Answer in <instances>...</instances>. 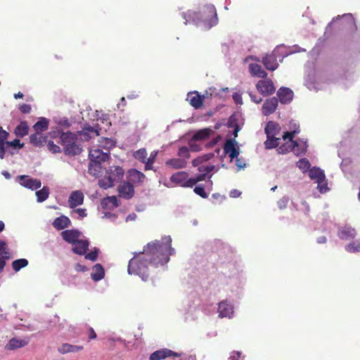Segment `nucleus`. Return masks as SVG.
<instances>
[{"label": "nucleus", "instance_id": "f257e3e1", "mask_svg": "<svg viewBox=\"0 0 360 360\" xmlns=\"http://www.w3.org/2000/svg\"><path fill=\"white\" fill-rule=\"evenodd\" d=\"M170 236L162 238V241L155 240L144 247L142 252L136 253L128 264V273L139 276L143 281H147L149 277L148 265L155 266L165 265L169 260V255L174 253V249L171 246Z\"/></svg>", "mask_w": 360, "mask_h": 360}, {"label": "nucleus", "instance_id": "f03ea898", "mask_svg": "<svg viewBox=\"0 0 360 360\" xmlns=\"http://www.w3.org/2000/svg\"><path fill=\"white\" fill-rule=\"evenodd\" d=\"M58 143L63 148L67 155H77L82 153V148L77 143V135L70 131L58 132Z\"/></svg>", "mask_w": 360, "mask_h": 360}, {"label": "nucleus", "instance_id": "7ed1b4c3", "mask_svg": "<svg viewBox=\"0 0 360 360\" xmlns=\"http://www.w3.org/2000/svg\"><path fill=\"white\" fill-rule=\"evenodd\" d=\"M124 173L123 168L120 166L110 167L106 171V176L98 181L99 186L104 189L112 187L115 182L123 178Z\"/></svg>", "mask_w": 360, "mask_h": 360}, {"label": "nucleus", "instance_id": "20e7f679", "mask_svg": "<svg viewBox=\"0 0 360 360\" xmlns=\"http://www.w3.org/2000/svg\"><path fill=\"white\" fill-rule=\"evenodd\" d=\"M202 18L208 28L215 26L218 23L217 10L213 5H207L202 11Z\"/></svg>", "mask_w": 360, "mask_h": 360}, {"label": "nucleus", "instance_id": "39448f33", "mask_svg": "<svg viewBox=\"0 0 360 360\" xmlns=\"http://www.w3.org/2000/svg\"><path fill=\"white\" fill-rule=\"evenodd\" d=\"M256 89L263 96L273 94L276 91L274 82L271 79H262L257 82Z\"/></svg>", "mask_w": 360, "mask_h": 360}, {"label": "nucleus", "instance_id": "423d86ee", "mask_svg": "<svg viewBox=\"0 0 360 360\" xmlns=\"http://www.w3.org/2000/svg\"><path fill=\"white\" fill-rule=\"evenodd\" d=\"M188 178V174L186 172H177L172 174L170 177V181L184 188H191V186H188L190 183Z\"/></svg>", "mask_w": 360, "mask_h": 360}, {"label": "nucleus", "instance_id": "0eeeda50", "mask_svg": "<svg viewBox=\"0 0 360 360\" xmlns=\"http://www.w3.org/2000/svg\"><path fill=\"white\" fill-rule=\"evenodd\" d=\"M89 156L91 162L99 164L105 162L109 158L108 153H104L99 148H91L89 150Z\"/></svg>", "mask_w": 360, "mask_h": 360}, {"label": "nucleus", "instance_id": "6e6552de", "mask_svg": "<svg viewBox=\"0 0 360 360\" xmlns=\"http://www.w3.org/2000/svg\"><path fill=\"white\" fill-rule=\"evenodd\" d=\"M170 356L179 357L181 356V354L164 348L152 353L150 356V360H162Z\"/></svg>", "mask_w": 360, "mask_h": 360}, {"label": "nucleus", "instance_id": "1a4fd4ad", "mask_svg": "<svg viewBox=\"0 0 360 360\" xmlns=\"http://www.w3.org/2000/svg\"><path fill=\"white\" fill-rule=\"evenodd\" d=\"M278 100L276 97L267 98L263 103L262 111L264 116L273 114L277 109Z\"/></svg>", "mask_w": 360, "mask_h": 360}, {"label": "nucleus", "instance_id": "9d476101", "mask_svg": "<svg viewBox=\"0 0 360 360\" xmlns=\"http://www.w3.org/2000/svg\"><path fill=\"white\" fill-rule=\"evenodd\" d=\"M145 179V174L136 169H131L127 172L128 182L133 186L141 184Z\"/></svg>", "mask_w": 360, "mask_h": 360}, {"label": "nucleus", "instance_id": "9b49d317", "mask_svg": "<svg viewBox=\"0 0 360 360\" xmlns=\"http://www.w3.org/2000/svg\"><path fill=\"white\" fill-rule=\"evenodd\" d=\"M236 141L235 139L227 140L224 145V152L225 154L229 155L231 160L237 158L239 155V150L236 148Z\"/></svg>", "mask_w": 360, "mask_h": 360}, {"label": "nucleus", "instance_id": "f8f14e48", "mask_svg": "<svg viewBox=\"0 0 360 360\" xmlns=\"http://www.w3.org/2000/svg\"><path fill=\"white\" fill-rule=\"evenodd\" d=\"M119 196L124 199H130L134 195V186L129 182H123L118 187Z\"/></svg>", "mask_w": 360, "mask_h": 360}, {"label": "nucleus", "instance_id": "ddd939ff", "mask_svg": "<svg viewBox=\"0 0 360 360\" xmlns=\"http://www.w3.org/2000/svg\"><path fill=\"white\" fill-rule=\"evenodd\" d=\"M279 101L283 104L290 103L293 98V91L288 87H281L277 91Z\"/></svg>", "mask_w": 360, "mask_h": 360}, {"label": "nucleus", "instance_id": "4468645a", "mask_svg": "<svg viewBox=\"0 0 360 360\" xmlns=\"http://www.w3.org/2000/svg\"><path fill=\"white\" fill-rule=\"evenodd\" d=\"M84 194L80 191H75L71 193L68 198V205L70 208H75L84 202Z\"/></svg>", "mask_w": 360, "mask_h": 360}, {"label": "nucleus", "instance_id": "2eb2a0df", "mask_svg": "<svg viewBox=\"0 0 360 360\" xmlns=\"http://www.w3.org/2000/svg\"><path fill=\"white\" fill-rule=\"evenodd\" d=\"M63 239L68 243L74 244L79 240L80 232L76 229H68L61 232Z\"/></svg>", "mask_w": 360, "mask_h": 360}, {"label": "nucleus", "instance_id": "dca6fc26", "mask_svg": "<svg viewBox=\"0 0 360 360\" xmlns=\"http://www.w3.org/2000/svg\"><path fill=\"white\" fill-rule=\"evenodd\" d=\"M19 179L21 181L20 184L27 188L35 190L41 187V183L39 179H30L25 175L20 176Z\"/></svg>", "mask_w": 360, "mask_h": 360}, {"label": "nucleus", "instance_id": "f3484780", "mask_svg": "<svg viewBox=\"0 0 360 360\" xmlns=\"http://www.w3.org/2000/svg\"><path fill=\"white\" fill-rule=\"evenodd\" d=\"M262 62L265 68L271 71L276 70L278 67L276 56L274 53L266 55L262 58Z\"/></svg>", "mask_w": 360, "mask_h": 360}, {"label": "nucleus", "instance_id": "a211bd4d", "mask_svg": "<svg viewBox=\"0 0 360 360\" xmlns=\"http://www.w3.org/2000/svg\"><path fill=\"white\" fill-rule=\"evenodd\" d=\"M219 316L221 318L229 317L230 318L233 314V307L226 301H222L219 303L218 306Z\"/></svg>", "mask_w": 360, "mask_h": 360}, {"label": "nucleus", "instance_id": "6ab92c4d", "mask_svg": "<svg viewBox=\"0 0 360 360\" xmlns=\"http://www.w3.org/2000/svg\"><path fill=\"white\" fill-rule=\"evenodd\" d=\"M356 235V232L354 228L349 226H344L338 231V236L344 240H349L354 239Z\"/></svg>", "mask_w": 360, "mask_h": 360}, {"label": "nucleus", "instance_id": "aec40b11", "mask_svg": "<svg viewBox=\"0 0 360 360\" xmlns=\"http://www.w3.org/2000/svg\"><path fill=\"white\" fill-rule=\"evenodd\" d=\"M102 208L106 210H113L120 205L119 201L116 196H108L102 199L101 202Z\"/></svg>", "mask_w": 360, "mask_h": 360}, {"label": "nucleus", "instance_id": "412c9836", "mask_svg": "<svg viewBox=\"0 0 360 360\" xmlns=\"http://www.w3.org/2000/svg\"><path fill=\"white\" fill-rule=\"evenodd\" d=\"M74 245L72 252L79 255H85L89 249V242L86 240H79Z\"/></svg>", "mask_w": 360, "mask_h": 360}, {"label": "nucleus", "instance_id": "4be33fe9", "mask_svg": "<svg viewBox=\"0 0 360 360\" xmlns=\"http://www.w3.org/2000/svg\"><path fill=\"white\" fill-rule=\"evenodd\" d=\"M71 224L70 219L65 216L56 217L52 223L53 227L57 230H62L68 227Z\"/></svg>", "mask_w": 360, "mask_h": 360}, {"label": "nucleus", "instance_id": "5701e85b", "mask_svg": "<svg viewBox=\"0 0 360 360\" xmlns=\"http://www.w3.org/2000/svg\"><path fill=\"white\" fill-rule=\"evenodd\" d=\"M249 70L253 77L265 79L267 73L262 68V66L257 63H251L249 65Z\"/></svg>", "mask_w": 360, "mask_h": 360}, {"label": "nucleus", "instance_id": "b1692460", "mask_svg": "<svg viewBox=\"0 0 360 360\" xmlns=\"http://www.w3.org/2000/svg\"><path fill=\"white\" fill-rule=\"evenodd\" d=\"M165 164L167 167H169L172 169H178L185 168L187 165V162L184 159L172 158L167 160Z\"/></svg>", "mask_w": 360, "mask_h": 360}, {"label": "nucleus", "instance_id": "393cba45", "mask_svg": "<svg viewBox=\"0 0 360 360\" xmlns=\"http://www.w3.org/2000/svg\"><path fill=\"white\" fill-rule=\"evenodd\" d=\"M84 349L82 345H73L68 343L63 344L60 347H58V352L60 354H67L70 352H78L82 351Z\"/></svg>", "mask_w": 360, "mask_h": 360}, {"label": "nucleus", "instance_id": "a878e982", "mask_svg": "<svg viewBox=\"0 0 360 360\" xmlns=\"http://www.w3.org/2000/svg\"><path fill=\"white\" fill-rule=\"evenodd\" d=\"M309 176L311 179L316 180L318 184L323 183L326 178L323 172L316 167L309 169Z\"/></svg>", "mask_w": 360, "mask_h": 360}, {"label": "nucleus", "instance_id": "bb28decb", "mask_svg": "<svg viewBox=\"0 0 360 360\" xmlns=\"http://www.w3.org/2000/svg\"><path fill=\"white\" fill-rule=\"evenodd\" d=\"M27 341L25 340H19L13 338L9 340L5 347L7 350H14L18 348H21L27 345Z\"/></svg>", "mask_w": 360, "mask_h": 360}, {"label": "nucleus", "instance_id": "cd10ccee", "mask_svg": "<svg viewBox=\"0 0 360 360\" xmlns=\"http://www.w3.org/2000/svg\"><path fill=\"white\" fill-rule=\"evenodd\" d=\"M105 271L103 266L100 264H96L93 268V272L91 274V278L98 281L103 278Z\"/></svg>", "mask_w": 360, "mask_h": 360}, {"label": "nucleus", "instance_id": "c85d7f7f", "mask_svg": "<svg viewBox=\"0 0 360 360\" xmlns=\"http://www.w3.org/2000/svg\"><path fill=\"white\" fill-rule=\"evenodd\" d=\"M46 137L39 132H36L30 136V143L35 146H41L46 143Z\"/></svg>", "mask_w": 360, "mask_h": 360}, {"label": "nucleus", "instance_id": "c756f323", "mask_svg": "<svg viewBox=\"0 0 360 360\" xmlns=\"http://www.w3.org/2000/svg\"><path fill=\"white\" fill-rule=\"evenodd\" d=\"M29 127L26 121H22L15 127L14 130L15 134L18 137H24L28 134Z\"/></svg>", "mask_w": 360, "mask_h": 360}, {"label": "nucleus", "instance_id": "7c9ffc66", "mask_svg": "<svg viewBox=\"0 0 360 360\" xmlns=\"http://www.w3.org/2000/svg\"><path fill=\"white\" fill-rule=\"evenodd\" d=\"M293 150L292 151L296 156L304 154L307 151V145L306 143H298L296 141H292Z\"/></svg>", "mask_w": 360, "mask_h": 360}, {"label": "nucleus", "instance_id": "2f4dec72", "mask_svg": "<svg viewBox=\"0 0 360 360\" xmlns=\"http://www.w3.org/2000/svg\"><path fill=\"white\" fill-rule=\"evenodd\" d=\"M9 133L0 127V158L4 159L5 157L4 143L9 137Z\"/></svg>", "mask_w": 360, "mask_h": 360}, {"label": "nucleus", "instance_id": "473e14b6", "mask_svg": "<svg viewBox=\"0 0 360 360\" xmlns=\"http://www.w3.org/2000/svg\"><path fill=\"white\" fill-rule=\"evenodd\" d=\"M49 127V120L45 117H41L33 126L36 132H41L47 130Z\"/></svg>", "mask_w": 360, "mask_h": 360}, {"label": "nucleus", "instance_id": "72a5a7b5", "mask_svg": "<svg viewBox=\"0 0 360 360\" xmlns=\"http://www.w3.org/2000/svg\"><path fill=\"white\" fill-rule=\"evenodd\" d=\"M264 131L266 136H274L278 133V125L274 122L269 121L267 122Z\"/></svg>", "mask_w": 360, "mask_h": 360}, {"label": "nucleus", "instance_id": "f704fd0d", "mask_svg": "<svg viewBox=\"0 0 360 360\" xmlns=\"http://www.w3.org/2000/svg\"><path fill=\"white\" fill-rule=\"evenodd\" d=\"M212 132V130L208 128H205L201 130L198 131L193 136V141H202L207 139L210 134Z\"/></svg>", "mask_w": 360, "mask_h": 360}, {"label": "nucleus", "instance_id": "c9c22d12", "mask_svg": "<svg viewBox=\"0 0 360 360\" xmlns=\"http://www.w3.org/2000/svg\"><path fill=\"white\" fill-rule=\"evenodd\" d=\"M266 141L264 142V146L266 149H272L278 146L280 138H276L275 136H266Z\"/></svg>", "mask_w": 360, "mask_h": 360}, {"label": "nucleus", "instance_id": "e433bc0d", "mask_svg": "<svg viewBox=\"0 0 360 360\" xmlns=\"http://www.w3.org/2000/svg\"><path fill=\"white\" fill-rule=\"evenodd\" d=\"M37 201L42 202L45 201L49 195V188L47 186H44L41 189L36 192Z\"/></svg>", "mask_w": 360, "mask_h": 360}, {"label": "nucleus", "instance_id": "4c0bfd02", "mask_svg": "<svg viewBox=\"0 0 360 360\" xmlns=\"http://www.w3.org/2000/svg\"><path fill=\"white\" fill-rule=\"evenodd\" d=\"M203 103V97L196 93L194 96H191L190 104L195 109L201 108Z\"/></svg>", "mask_w": 360, "mask_h": 360}, {"label": "nucleus", "instance_id": "58836bf2", "mask_svg": "<svg viewBox=\"0 0 360 360\" xmlns=\"http://www.w3.org/2000/svg\"><path fill=\"white\" fill-rule=\"evenodd\" d=\"M24 146V143H20L19 139H15L13 141H6L4 143V153H6V150L9 148H13L14 149H20Z\"/></svg>", "mask_w": 360, "mask_h": 360}, {"label": "nucleus", "instance_id": "ea45409f", "mask_svg": "<svg viewBox=\"0 0 360 360\" xmlns=\"http://www.w3.org/2000/svg\"><path fill=\"white\" fill-rule=\"evenodd\" d=\"M88 171L91 175L94 176H98L101 172V164L89 162Z\"/></svg>", "mask_w": 360, "mask_h": 360}, {"label": "nucleus", "instance_id": "a19ab883", "mask_svg": "<svg viewBox=\"0 0 360 360\" xmlns=\"http://www.w3.org/2000/svg\"><path fill=\"white\" fill-rule=\"evenodd\" d=\"M27 265L28 261L26 259H18L12 262V267L15 272L20 271L22 268H24Z\"/></svg>", "mask_w": 360, "mask_h": 360}, {"label": "nucleus", "instance_id": "79ce46f5", "mask_svg": "<svg viewBox=\"0 0 360 360\" xmlns=\"http://www.w3.org/2000/svg\"><path fill=\"white\" fill-rule=\"evenodd\" d=\"M345 250L348 252L354 253L360 252V242L353 241L345 246Z\"/></svg>", "mask_w": 360, "mask_h": 360}, {"label": "nucleus", "instance_id": "37998d69", "mask_svg": "<svg viewBox=\"0 0 360 360\" xmlns=\"http://www.w3.org/2000/svg\"><path fill=\"white\" fill-rule=\"evenodd\" d=\"M147 151L145 148H141L138 150H136L134 153V157L136 159L144 163L146 162V160L147 159Z\"/></svg>", "mask_w": 360, "mask_h": 360}, {"label": "nucleus", "instance_id": "c03bdc74", "mask_svg": "<svg viewBox=\"0 0 360 360\" xmlns=\"http://www.w3.org/2000/svg\"><path fill=\"white\" fill-rule=\"evenodd\" d=\"M0 255H4L6 258H11V254L8 250L6 241L0 240Z\"/></svg>", "mask_w": 360, "mask_h": 360}, {"label": "nucleus", "instance_id": "a18cd8bd", "mask_svg": "<svg viewBox=\"0 0 360 360\" xmlns=\"http://www.w3.org/2000/svg\"><path fill=\"white\" fill-rule=\"evenodd\" d=\"M293 150L292 143H285L277 148V151L279 154H285Z\"/></svg>", "mask_w": 360, "mask_h": 360}, {"label": "nucleus", "instance_id": "49530a36", "mask_svg": "<svg viewBox=\"0 0 360 360\" xmlns=\"http://www.w3.org/2000/svg\"><path fill=\"white\" fill-rule=\"evenodd\" d=\"M206 173H202L198 174L195 178H190L188 183V186H191V188L198 182L204 181L206 179Z\"/></svg>", "mask_w": 360, "mask_h": 360}, {"label": "nucleus", "instance_id": "de8ad7c7", "mask_svg": "<svg viewBox=\"0 0 360 360\" xmlns=\"http://www.w3.org/2000/svg\"><path fill=\"white\" fill-rule=\"evenodd\" d=\"M297 165L303 172L309 170L310 167V163L306 158L300 160L297 162Z\"/></svg>", "mask_w": 360, "mask_h": 360}, {"label": "nucleus", "instance_id": "09e8293b", "mask_svg": "<svg viewBox=\"0 0 360 360\" xmlns=\"http://www.w3.org/2000/svg\"><path fill=\"white\" fill-rule=\"evenodd\" d=\"M298 133H300L299 126L297 128H295L294 130L291 131H286V132H285L283 134V139L284 140H286L287 139H289L290 143H292V141H294L293 138Z\"/></svg>", "mask_w": 360, "mask_h": 360}, {"label": "nucleus", "instance_id": "8fccbe9b", "mask_svg": "<svg viewBox=\"0 0 360 360\" xmlns=\"http://www.w3.org/2000/svg\"><path fill=\"white\" fill-rule=\"evenodd\" d=\"M178 155L180 156L181 159H188L190 158L189 149L186 146H181L179 148L178 151Z\"/></svg>", "mask_w": 360, "mask_h": 360}, {"label": "nucleus", "instance_id": "3c124183", "mask_svg": "<svg viewBox=\"0 0 360 360\" xmlns=\"http://www.w3.org/2000/svg\"><path fill=\"white\" fill-rule=\"evenodd\" d=\"M156 157V153L154 155L151 154L150 158H147L146 160V162H144L145 164V170H150L153 169V165L155 162V158Z\"/></svg>", "mask_w": 360, "mask_h": 360}, {"label": "nucleus", "instance_id": "603ef678", "mask_svg": "<svg viewBox=\"0 0 360 360\" xmlns=\"http://www.w3.org/2000/svg\"><path fill=\"white\" fill-rule=\"evenodd\" d=\"M47 147L49 150L53 153H58L61 152L60 146H58L57 144H55L52 141H49L48 142Z\"/></svg>", "mask_w": 360, "mask_h": 360}, {"label": "nucleus", "instance_id": "864d4df0", "mask_svg": "<svg viewBox=\"0 0 360 360\" xmlns=\"http://www.w3.org/2000/svg\"><path fill=\"white\" fill-rule=\"evenodd\" d=\"M194 192L202 198H207L208 196L207 193L205 191L204 187L201 186H195L194 188Z\"/></svg>", "mask_w": 360, "mask_h": 360}, {"label": "nucleus", "instance_id": "5fc2aeb1", "mask_svg": "<svg viewBox=\"0 0 360 360\" xmlns=\"http://www.w3.org/2000/svg\"><path fill=\"white\" fill-rule=\"evenodd\" d=\"M289 198L288 197H283L277 201V205L280 210L285 209L288 206Z\"/></svg>", "mask_w": 360, "mask_h": 360}, {"label": "nucleus", "instance_id": "6e6d98bb", "mask_svg": "<svg viewBox=\"0 0 360 360\" xmlns=\"http://www.w3.org/2000/svg\"><path fill=\"white\" fill-rule=\"evenodd\" d=\"M214 169V165H202L198 167V171L204 173L211 172Z\"/></svg>", "mask_w": 360, "mask_h": 360}, {"label": "nucleus", "instance_id": "4d7b16f0", "mask_svg": "<svg viewBox=\"0 0 360 360\" xmlns=\"http://www.w3.org/2000/svg\"><path fill=\"white\" fill-rule=\"evenodd\" d=\"M19 110L22 113L28 114L31 112L32 108L30 105L24 103L20 105Z\"/></svg>", "mask_w": 360, "mask_h": 360}, {"label": "nucleus", "instance_id": "13d9d810", "mask_svg": "<svg viewBox=\"0 0 360 360\" xmlns=\"http://www.w3.org/2000/svg\"><path fill=\"white\" fill-rule=\"evenodd\" d=\"M85 258L93 262L96 261L98 258V251L96 250L94 251L90 252L85 255Z\"/></svg>", "mask_w": 360, "mask_h": 360}, {"label": "nucleus", "instance_id": "bf43d9fd", "mask_svg": "<svg viewBox=\"0 0 360 360\" xmlns=\"http://www.w3.org/2000/svg\"><path fill=\"white\" fill-rule=\"evenodd\" d=\"M103 141L104 142L103 146L105 148H110L115 146L113 141L111 139L105 138Z\"/></svg>", "mask_w": 360, "mask_h": 360}, {"label": "nucleus", "instance_id": "052dcab7", "mask_svg": "<svg viewBox=\"0 0 360 360\" xmlns=\"http://www.w3.org/2000/svg\"><path fill=\"white\" fill-rule=\"evenodd\" d=\"M248 95L250 96L251 101L255 103H260L262 101V98L261 97L257 96L252 91H249Z\"/></svg>", "mask_w": 360, "mask_h": 360}, {"label": "nucleus", "instance_id": "680f3d73", "mask_svg": "<svg viewBox=\"0 0 360 360\" xmlns=\"http://www.w3.org/2000/svg\"><path fill=\"white\" fill-rule=\"evenodd\" d=\"M11 258H6L4 255H0V273H1L6 266V261Z\"/></svg>", "mask_w": 360, "mask_h": 360}, {"label": "nucleus", "instance_id": "e2e57ef3", "mask_svg": "<svg viewBox=\"0 0 360 360\" xmlns=\"http://www.w3.org/2000/svg\"><path fill=\"white\" fill-rule=\"evenodd\" d=\"M73 212L78 214V215L81 218H84V217L86 216V210L83 208H77L76 210H74Z\"/></svg>", "mask_w": 360, "mask_h": 360}, {"label": "nucleus", "instance_id": "0e129e2a", "mask_svg": "<svg viewBox=\"0 0 360 360\" xmlns=\"http://www.w3.org/2000/svg\"><path fill=\"white\" fill-rule=\"evenodd\" d=\"M233 99L237 104H242V97L238 93H234L233 94Z\"/></svg>", "mask_w": 360, "mask_h": 360}, {"label": "nucleus", "instance_id": "69168bd1", "mask_svg": "<svg viewBox=\"0 0 360 360\" xmlns=\"http://www.w3.org/2000/svg\"><path fill=\"white\" fill-rule=\"evenodd\" d=\"M203 162L202 158L200 156L192 161L193 166L197 167Z\"/></svg>", "mask_w": 360, "mask_h": 360}, {"label": "nucleus", "instance_id": "338daca9", "mask_svg": "<svg viewBox=\"0 0 360 360\" xmlns=\"http://www.w3.org/2000/svg\"><path fill=\"white\" fill-rule=\"evenodd\" d=\"M236 165H237L239 169H243L245 167V164L243 163V161L238 158H236Z\"/></svg>", "mask_w": 360, "mask_h": 360}, {"label": "nucleus", "instance_id": "774afa93", "mask_svg": "<svg viewBox=\"0 0 360 360\" xmlns=\"http://www.w3.org/2000/svg\"><path fill=\"white\" fill-rule=\"evenodd\" d=\"M97 337L96 335V333L95 332V330L93 329V328H89V340H94L96 339Z\"/></svg>", "mask_w": 360, "mask_h": 360}]
</instances>
